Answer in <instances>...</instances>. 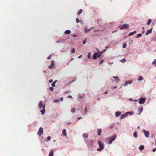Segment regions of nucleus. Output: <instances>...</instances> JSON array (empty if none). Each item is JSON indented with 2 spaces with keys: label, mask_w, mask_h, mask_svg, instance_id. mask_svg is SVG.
I'll use <instances>...</instances> for the list:
<instances>
[{
  "label": "nucleus",
  "mask_w": 156,
  "mask_h": 156,
  "mask_svg": "<svg viewBox=\"0 0 156 156\" xmlns=\"http://www.w3.org/2000/svg\"><path fill=\"white\" fill-rule=\"evenodd\" d=\"M116 138V135H114L108 137L107 138V143L108 144H111L112 142L114 141Z\"/></svg>",
  "instance_id": "obj_1"
},
{
  "label": "nucleus",
  "mask_w": 156,
  "mask_h": 156,
  "mask_svg": "<svg viewBox=\"0 0 156 156\" xmlns=\"http://www.w3.org/2000/svg\"><path fill=\"white\" fill-rule=\"evenodd\" d=\"M40 109H41L42 108L43 109L40 111V112L42 114H44L45 113V105H44L43 103L41 102L40 101Z\"/></svg>",
  "instance_id": "obj_2"
},
{
  "label": "nucleus",
  "mask_w": 156,
  "mask_h": 156,
  "mask_svg": "<svg viewBox=\"0 0 156 156\" xmlns=\"http://www.w3.org/2000/svg\"><path fill=\"white\" fill-rule=\"evenodd\" d=\"M98 144L99 146V147L97 149V150L98 151L100 152L102 151L104 148V144L102 143L100 140L98 141Z\"/></svg>",
  "instance_id": "obj_3"
},
{
  "label": "nucleus",
  "mask_w": 156,
  "mask_h": 156,
  "mask_svg": "<svg viewBox=\"0 0 156 156\" xmlns=\"http://www.w3.org/2000/svg\"><path fill=\"white\" fill-rule=\"evenodd\" d=\"M129 25L128 24H125L122 26H119V27H120V30L126 29L128 27Z\"/></svg>",
  "instance_id": "obj_4"
},
{
  "label": "nucleus",
  "mask_w": 156,
  "mask_h": 156,
  "mask_svg": "<svg viewBox=\"0 0 156 156\" xmlns=\"http://www.w3.org/2000/svg\"><path fill=\"white\" fill-rule=\"evenodd\" d=\"M146 99L145 98H140L139 100V103L140 104H144L146 101Z\"/></svg>",
  "instance_id": "obj_5"
},
{
  "label": "nucleus",
  "mask_w": 156,
  "mask_h": 156,
  "mask_svg": "<svg viewBox=\"0 0 156 156\" xmlns=\"http://www.w3.org/2000/svg\"><path fill=\"white\" fill-rule=\"evenodd\" d=\"M143 132H144L145 137L146 138H148L149 137V132L148 131L144 130H143Z\"/></svg>",
  "instance_id": "obj_6"
},
{
  "label": "nucleus",
  "mask_w": 156,
  "mask_h": 156,
  "mask_svg": "<svg viewBox=\"0 0 156 156\" xmlns=\"http://www.w3.org/2000/svg\"><path fill=\"white\" fill-rule=\"evenodd\" d=\"M132 83V81L131 80L127 81H126L125 83L123 84L124 86H127L128 84H131Z\"/></svg>",
  "instance_id": "obj_7"
},
{
  "label": "nucleus",
  "mask_w": 156,
  "mask_h": 156,
  "mask_svg": "<svg viewBox=\"0 0 156 156\" xmlns=\"http://www.w3.org/2000/svg\"><path fill=\"white\" fill-rule=\"evenodd\" d=\"M55 62V61L52 60L51 61V65L49 67V68L50 69H52L53 67H54V63Z\"/></svg>",
  "instance_id": "obj_8"
},
{
  "label": "nucleus",
  "mask_w": 156,
  "mask_h": 156,
  "mask_svg": "<svg viewBox=\"0 0 156 156\" xmlns=\"http://www.w3.org/2000/svg\"><path fill=\"white\" fill-rule=\"evenodd\" d=\"M98 53H94L93 55V59L94 60L96 59L97 58Z\"/></svg>",
  "instance_id": "obj_9"
},
{
  "label": "nucleus",
  "mask_w": 156,
  "mask_h": 156,
  "mask_svg": "<svg viewBox=\"0 0 156 156\" xmlns=\"http://www.w3.org/2000/svg\"><path fill=\"white\" fill-rule=\"evenodd\" d=\"M62 133L64 136H67V132L65 129H63L62 131Z\"/></svg>",
  "instance_id": "obj_10"
},
{
  "label": "nucleus",
  "mask_w": 156,
  "mask_h": 156,
  "mask_svg": "<svg viewBox=\"0 0 156 156\" xmlns=\"http://www.w3.org/2000/svg\"><path fill=\"white\" fill-rule=\"evenodd\" d=\"M152 31V28L149 30L146 33L145 35H148L149 34L151 33Z\"/></svg>",
  "instance_id": "obj_11"
},
{
  "label": "nucleus",
  "mask_w": 156,
  "mask_h": 156,
  "mask_svg": "<svg viewBox=\"0 0 156 156\" xmlns=\"http://www.w3.org/2000/svg\"><path fill=\"white\" fill-rule=\"evenodd\" d=\"M121 112H120L118 111L116 112L115 115L116 117H118L121 115Z\"/></svg>",
  "instance_id": "obj_12"
},
{
  "label": "nucleus",
  "mask_w": 156,
  "mask_h": 156,
  "mask_svg": "<svg viewBox=\"0 0 156 156\" xmlns=\"http://www.w3.org/2000/svg\"><path fill=\"white\" fill-rule=\"evenodd\" d=\"M127 116V115L126 113V112L124 114H122V115H121L120 118L121 119H122L124 118L125 117H126Z\"/></svg>",
  "instance_id": "obj_13"
},
{
  "label": "nucleus",
  "mask_w": 156,
  "mask_h": 156,
  "mask_svg": "<svg viewBox=\"0 0 156 156\" xmlns=\"http://www.w3.org/2000/svg\"><path fill=\"white\" fill-rule=\"evenodd\" d=\"M53 150H51L50 152L49 156H53Z\"/></svg>",
  "instance_id": "obj_14"
},
{
  "label": "nucleus",
  "mask_w": 156,
  "mask_h": 156,
  "mask_svg": "<svg viewBox=\"0 0 156 156\" xmlns=\"http://www.w3.org/2000/svg\"><path fill=\"white\" fill-rule=\"evenodd\" d=\"M143 111V108H138V112H139V115H140Z\"/></svg>",
  "instance_id": "obj_15"
},
{
  "label": "nucleus",
  "mask_w": 156,
  "mask_h": 156,
  "mask_svg": "<svg viewBox=\"0 0 156 156\" xmlns=\"http://www.w3.org/2000/svg\"><path fill=\"white\" fill-rule=\"evenodd\" d=\"M136 33V31H134L133 32H131L129 34L128 36H131Z\"/></svg>",
  "instance_id": "obj_16"
},
{
  "label": "nucleus",
  "mask_w": 156,
  "mask_h": 156,
  "mask_svg": "<svg viewBox=\"0 0 156 156\" xmlns=\"http://www.w3.org/2000/svg\"><path fill=\"white\" fill-rule=\"evenodd\" d=\"M102 131V129L101 128L99 129L98 131V136L101 135V133Z\"/></svg>",
  "instance_id": "obj_17"
},
{
  "label": "nucleus",
  "mask_w": 156,
  "mask_h": 156,
  "mask_svg": "<svg viewBox=\"0 0 156 156\" xmlns=\"http://www.w3.org/2000/svg\"><path fill=\"white\" fill-rule=\"evenodd\" d=\"M43 133V129L42 127L40 128V136Z\"/></svg>",
  "instance_id": "obj_18"
},
{
  "label": "nucleus",
  "mask_w": 156,
  "mask_h": 156,
  "mask_svg": "<svg viewBox=\"0 0 156 156\" xmlns=\"http://www.w3.org/2000/svg\"><path fill=\"white\" fill-rule=\"evenodd\" d=\"M126 113L128 115H132L133 114V112H126Z\"/></svg>",
  "instance_id": "obj_19"
},
{
  "label": "nucleus",
  "mask_w": 156,
  "mask_h": 156,
  "mask_svg": "<svg viewBox=\"0 0 156 156\" xmlns=\"http://www.w3.org/2000/svg\"><path fill=\"white\" fill-rule=\"evenodd\" d=\"M144 146L143 145H140L139 148L140 150H142L144 149Z\"/></svg>",
  "instance_id": "obj_20"
},
{
  "label": "nucleus",
  "mask_w": 156,
  "mask_h": 156,
  "mask_svg": "<svg viewBox=\"0 0 156 156\" xmlns=\"http://www.w3.org/2000/svg\"><path fill=\"white\" fill-rule=\"evenodd\" d=\"M65 33L67 34H69L71 33V31L69 30H67L65 31L64 32Z\"/></svg>",
  "instance_id": "obj_21"
},
{
  "label": "nucleus",
  "mask_w": 156,
  "mask_h": 156,
  "mask_svg": "<svg viewBox=\"0 0 156 156\" xmlns=\"http://www.w3.org/2000/svg\"><path fill=\"white\" fill-rule=\"evenodd\" d=\"M143 79V77L141 76H140L138 79V81H141Z\"/></svg>",
  "instance_id": "obj_22"
},
{
  "label": "nucleus",
  "mask_w": 156,
  "mask_h": 156,
  "mask_svg": "<svg viewBox=\"0 0 156 156\" xmlns=\"http://www.w3.org/2000/svg\"><path fill=\"white\" fill-rule=\"evenodd\" d=\"M94 27H91V28L89 29L88 30H86L85 29H84V31L85 32V33H87V32H90V30H91V29L93 28Z\"/></svg>",
  "instance_id": "obj_23"
},
{
  "label": "nucleus",
  "mask_w": 156,
  "mask_h": 156,
  "mask_svg": "<svg viewBox=\"0 0 156 156\" xmlns=\"http://www.w3.org/2000/svg\"><path fill=\"white\" fill-rule=\"evenodd\" d=\"M142 35L141 34L139 33V34H137V35L136 36V37L137 38H140V37H141L142 36Z\"/></svg>",
  "instance_id": "obj_24"
},
{
  "label": "nucleus",
  "mask_w": 156,
  "mask_h": 156,
  "mask_svg": "<svg viewBox=\"0 0 156 156\" xmlns=\"http://www.w3.org/2000/svg\"><path fill=\"white\" fill-rule=\"evenodd\" d=\"M83 137L84 138H87L88 137V135L86 133H84L83 134Z\"/></svg>",
  "instance_id": "obj_25"
},
{
  "label": "nucleus",
  "mask_w": 156,
  "mask_h": 156,
  "mask_svg": "<svg viewBox=\"0 0 156 156\" xmlns=\"http://www.w3.org/2000/svg\"><path fill=\"white\" fill-rule=\"evenodd\" d=\"M113 78H114V79L115 81H116L117 80H119V78L117 76H116V77L113 76Z\"/></svg>",
  "instance_id": "obj_26"
},
{
  "label": "nucleus",
  "mask_w": 156,
  "mask_h": 156,
  "mask_svg": "<svg viewBox=\"0 0 156 156\" xmlns=\"http://www.w3.org/2000/svg\"><path fill=\"white\" fill-rule=\"evenodd\" d=\"M129 100L130 101H134L135 102H137L138 100H136H136H133L132 99V98H131L129 99Z\"/></svg>",
  "instance_id": "obj_27"
},
{
  "label": "nucleus",
  "mask_w": 156,
  "mask_h": 156,
  "mask_svg": "<svg viewBox=\"0 0 156 156\" xmlns=\"http://www.w3.org/2000/svg\"><path fill=\"white\" fill-rule=\"evenodd\" d=\"M51 137L50 136H48L47 137L46 141L47 142H48V141H50L51 140Z\"/></svg>",
  "instance_id": "obj_28"
},
{
  "label": "nucleus",
  "mask_w": 156,
  "mask_h": 156,
  "mask_svg": "<svg viewBox=\"0 0 156 156\" xmlns=\"http://www.w3.org/2000/svg\"><path fill=\"white\" fill-rule=\"evenodd\" d=\"M137 132H135L133 133V136L135 138L137 137Z\"/></svg>",
  "instance_id": "obj_29"
},
{
  "label": "nucleus",
  "mask_w": 156,
  "mask_h": 156,
  "mask_svg": "<svg viewBox=\"0 0 156 156\" xmlns=\"http://www.w3.org/2000/svg\"><path fill=\"white\" fill-rule=\"evenodd\" d=\"M103 53V52H101L100 53L98 54V55H97V57L98 58L100 57L101 55H102V54Z\"/></svg>",
  "instance_id": "obj_30"
},
{
  "label": "nucleus",
  "mask_w": 156,
  "mask_h": 156,
  "mask_svg": "<svg viewBox=\"0 0 156 156\" xmlns=\"http://www.w3.org/2000/svg\"><path fill=\"white\" fill-rule=\"evenodd\" d=\"M87 107H86L85 109V111H84L85 115H86L87 114Z\"/></svg>",
  "instance_id": "obj_31"
},
{
  "label": "nucleus",
  "mask_w": 156,
  "mask_h": 156,
  "mask_svg": "<svg viewBox=\"0 0 156 156\" xmlns=\"http://www.w3.org/2000/svg\"><path fill=\"white\" fill-rule=\"evenodd\" d=\"M152 22V20L151 19H149L148 20V22L147 23V24L148 25H149L151 23V22Z\"/></svg>",
  "instance_id": "obj_32"
},
{
  "label": "nucleus",
  "mask_w": 156,
  "mask_h": 156,
  "mask_svg": "<svg viewBox=\"0 0 156 156\" xmlns=\"http://www.w3.org/2000/svg\"><path fill=\"white\" fill-rule=\"evenodd\" d=\"M59 101H60V100L59 99H56V100H53V102L55 103L58 102Z\"/></svg>",
  "instance_id": "obj_33"
},
{
  "label": "nucleus",
  "mask_w": 156,
  "mask_h": 156,
  "mask_svg": "<svg viewBox=\"0 0 156 156\" xmlns=\"http://www.w3.org/2000/svg\"><path fill=\"white\" fill-rule=\"evenodd\" d=\"M91 54L90 52L88 53L87 57L88 58H90L91 57Z\"/></svg>",
  "instance_id": "obj_34"
},
{
  "label": "nucleus",
  "mask_w": 156,
  "mask_h": 156,
  "mask_svg": "<svg viewBox=\"0 0 156 156\" xmlns=\"http://www.w3.org/2000/svg\"><path fill=\"white\" fill-rule=\"evenodd\" d=\"M82 12V9H80L78 12V15H80V14Z\"/></svg>",
  "instance_id": "obj_35"
},
{
  "label": "nucleus",
  "mask_w": 156,
  "mask_h": 156,
  "mask_svg": "<svg viewBox=\"0 0 156 156\" xmlns=\"http://www.w3.org/2000/svg\"><path fill=\"white\" fill-rule=\"evenodd\" d=\"M152 64L154 65L155 66H156V59H155L154 61L153 62Z\"/></svg>",
  "instance_id": "obj_36"
},
{
  "label": "nucleus",
  "mask_w": 156,
  "mask_h": 156,
  "mask_svg": "<svg viewBox=\"0 0 156 156\" xmlns=\"http://www.w3.org/2000/svg\"><path fill=\"white\" fill-rule=\"evenodd\" d=\"M76 111V109L75 108H73L71 109V112L72 113H73L75 112Z\"/></svg>",
  "instance_id": "obj_37"
},
{
  "label": "nucleus",
  "mask_w": 156,
  "mask_h": 156,
  "mask_svg": "<svg viewBox=\"0 0 156 156\" xmlns=\"http://www.w3.org/2000/svg\"><path fill=\"white\" fill-rule=\"evenodd\" d=\"M55 84H56V82L55 81H54L52 83V84H51V85L53 87H55Z\"/></svg>",
  "instance_id": "obj_38"
},
{
  "label": "nucleus",
  "mask_w": 156,
  "mask_h": 156,
  "mask_svg": "<svg viewBox=\"0 0 156 156\" xmlns=\"http://www.w3.org/2000/svg\"><path fill=\"white\" fill-rule=\"evenodd\" d=\"M71 52L72 53H75V50L74 48H73L71 49Z\"/></svg>",
  "instance_id": "obj_39"
},
{
  "label": "nucleus",
  "mask_w": 156,
  "mask_h": 156,
  "mask_svg": "<svg viewBox=\"0 0 156 156\" xmlns=\"http://www.w3.org/2000/svg\"><path fill=\"white\" fill-rule=\"evenodd\" d=\"M104 62V60H101L100 62H99V64H101L102 63H103V62Z\"/></svg>",
  "instance_id": "obj_40"
},
{
  "label": "nucleus",
  "mask_w": 156,
  "mask_h": 156,
  "mask_svg": "<svg viewBox=\"0 0 156 156\" xmlns=\"http://www.w3.org/2000/svg\"><path fill=\"white\" fill-rule=\"evenodd\" d=\"M93 143V141L92 140L90 141L89 142H87L88 144H92Z\"/></svg>",
  "instance_id": "obj_41"
},
{
  "label": "nucleus",
  "mask_w": 156,
  "mask_h": 156,
  "mask_svg": "<svg viewBox=\"0 0 156 156\" xmlns=\"http://www.w3.org/2000/svg\"><path fill=\"white\" fill-rule=\"evenodd\" d=\"M127 47V44H123V47L124 48H125Z\"/></svg>",
  "instance_id": "obj_42"
},
{
  "label": "nucleus",
  "mask_w": 156,
  "mask_h": 156,
  "mask_svg": "<svg viewBox=\"0 0 156 156\" xmlns=\"http://www.w3.org/2000/svg\"><path fill=\"white\" fill-rule=\"evenodd\" d=\"M53 88L52 87H49V89L51 91H53Z\"/></svg>",
  "instance_id": "obj_43"
},
{
  "label": "nucleus",
  "mask_w": 156,
  "mask_h": 156,
  "mask_svg": "<svg viewBox=\"0 0 156 156\" xmlns=\"http://www.w3.org/2000/svg\"><path fill=\"white\" fill-rule=\"evenodd\" d=\"M126 59L125 58H123L122 60H121V62H126Z\"/></svg>",
  "instance_id": "obj_44"
},
{
  "label": "nucleus",
  "mask_w": 156,
  "mask_h": 156,
  "mask_svg": "<svg viewBox=\"0 0 156 156\" xmlns=\"http://www.w3.org/2000/svg\"><path fill=\"white\" fill-rule=\"evenodd\" d=\"M80 24H82V25H83V24H84V23L83 22L82 20H81L80 21Z\"/></svg>",
  "instance_id": "obj_45"
},
{
  "label": "nucleus",
  "mask_w": 156,
  "mask_h": 156,
  "mask_svg": "<svg viewBox=\"0 0 156 156\" xmlns=\"http://www.w3.org/2000/svg\"><path fill=\"white\" fill-rule=\"evenodd\" d=\"M76 21L77 23H78L80 21L79 20V19L77 18L76 19Z\"/></svg>",
  "instance_id": "obj_46"
},
{
  "label": "nucleus",
  "mask_w": 156,
  "mask_h": 156,
  "mask_svg": "<svg viewBox=\"0 0 156 156\" xmlns=\"http://www.w3.org/2000/svg\"><path fill=\"white\" fill-rule=\"evenodd\" d=\"M53 82V80L51 79H50L49 80V82L50 83H52V82Z\"/></svg>",
  "instance_id": "obj_47"
},
{
  "label": "nucleus",
  "mask_w": 156,
  "mask_h": 156,
  "mask_svg": "<svg viewBox=\"0 0 156 156\" xmlns=\"http://www.w3.org/2000/svg\"><path fill=\"white\" fill-rule=\"evenodd\" d=\"M86 43V40H84L83 42V44H84Z\"/></svg>",
  "instance_id": "obj_48"
},
{
  "label": "nucleus",
  "mask_w": 156,
  "mask_h": 156,
  "mask_svg": "<svg viewBox=\"0 0 156 156\" xmlns=\"http://www.w3.org/2000/svg\"><path fill=\"white\" fill-rule=\"evenodd\" d=\"M77 119L78 120H80L82 119V118L80 117H79L77 118Z\"/></svg>",
  "instance_id": "obj_49"
},
{
  "label": "nucleus",
  "mask_w": 156,
  "mask_h": 156,
  "mask_svg": "<svg viewBox=\"0 0 156 156\" xmlns=\"http://www.w3.org/2000/svg\"><path fill=\"white\" fill-rule=\"evenodd\" d=\"M155 151H156V150H155V148H154V149H153L152 150V151H153V152H154V153L155 152Z\"/></svg>",
  "instance_id": "obj_50"
},
{
  "label": "nucleus",
  "mask_w": 156,
  "mask_h": 156,
  "mask_svg": "<svg viewBox=\"0 0 156 156\" xmlns=\"http://www.w3.org/2000/svg\"><path fill=\"white\" fill-rule=\"evenodd\" d=\"M73 37H77V36H76V34H74L73 35Z\"/></svg>",
  "instance_id": "obj_51"
},
{
  "label": "nucleus",
  "mask_w": 156,
  "mask_h": 156,
  "mask_svg": "<svg viewBox=\"0 0 156 156\" xmlns=\"http://www.w3.org/2000/svg\"><path fill=\"white\" fill-rule=\"evenodd\" d=\"M56 43H60L61 42L59 41H56Z\"/></svg>",
  "instance_id": "obj_52"
},
{
  "label": "nucleus",
  "mask_w": 156,
  "mask_h": 156,
  "mask_svg": "<svg viewBox=\"0 0 156 156\" xmlns=\"http://www.w3.org/2000/svg\"><path fill=\"white\" fill-rule=\"evenodd\" d=\"M112 88H114V89H116L117 88V87L116 86H114V87H112Z\"/></svg>",
  "instance_id": "obj_53"
},
{
  "label": "nucleus",
  "mask_w": 156,
  "mask_h": 156,
  "mask_svg": "<svg viewBox=\"0 0 156 156\" xmlns=\"http://www.w3.org/2000/svg\"><path fill=\"white\" fill-rule=\"evenodd\" d=\"M51 55H50V56H49V57H48V59H50L51 58Z\"/></svg>",
  "instance_id": "obj_54"
},
{
  "label": "nucleus",
  "mask_w": 156,
  "mask_h": 156,
  "mask_svg": "<svg viewBox=\"0 0 156 156\" xmlns=\"http://www.w3.org/2000/svg\"><path fill=\"white\" fill-rule=\"evenodd\" d=\"M68 98H72V96L71 95H69L68 96Z\"/></svg>",
  "instance_id": "obj_55"
},
{
  "label": "nucleus",
  "mask_w": 156,
  "mask_h": 156,
  "mask_svg": "<svg viewBox=\"0 0 156 156\" xmlns=\"http://www.w3.org/2000/svg\"><path fill=\"white\" fill-rule=\"evenodd\" d=\"M60 99H61V101H63V98H62V97Z\"/></svg>",
  "instance_id": "obj_56"
},
{
  "label": "nucleus",
  "mask_w": 156,
  "mask_h": 156,
  "mask_svg": "<svg viewBox=\"0 0 156 156\" xmlns=\"http://www.w3.org/2000/svg\"><path fill=\"white\" fill-rule=\"evenodd\" d=\"M109 46H107V47H105V48L106 49H107V48H109Z\"/></svg>",
  "instance_id": "obj_57"
},
{
  "label": "nucleus",
  "mask_w": 156,
  "mask_h": 156,
  "mask_svg": "<svg viewBox=\"0 0 156 156\" xmlns=\"http://www.w3.org/2000/svg\"><path fill=\"white\" fill-rule=\"evenodd\" d=\"M82 56V55H80V56L78 57V58H81Z\"/></svg>",
  "instance_id": "obj_58"
},
{
  "label": "nucleus",
  "mask_w": 156,
  "mask_h": 156,
  "mask_svg": "<svg viewBox=\"0 0 156 156\" xmlns=\"http://www.w3.org/2000/svg\"><path fill=\"white\" fill-rule=\"evenodd\" d=\"M108 94V92H105L104 93V94Z\"/></svg>",
  "instance_id": "obj_59"
},
{
  "label": "nucleus",
  "mask_w": 156,
  "mask_h": 156,
  "mask_svg": "<svg viewBox=\"0 0 156 156\" xmlns=\"http://www.w3.org/2000/svg\"><path fill=\"white\" fill-rule=\"evenodd\" d=\"M65 93H68V91H65Z\"/></svg>",
  "instance_id": "obj_60"
},
{
  "label": "nucleus",
  "mask_w": 156,
  "mask_h": 156,
  "mask_svg": "<svg viewBox=\"0 0 156 156\" xmlns=\"http://www.w3.org/2000/svg\"><path fill=\"white\" fill-rule=\"evenodd\" d=\"M97 50L99 52V50H98V48L97 49Z\"/></svg>",
  "instance_id": "obj_61"
},
{
  "label": "nucleus",
  "mask_w": 156,
  "mask_h": 156,
  "mask_svg": "<svg viewBox=\"0 0 156 156\" xmlns=\"http://www.w3.org/2000/svg\"><path fill=\"white\" fill-rule=\"evenodd\" d=\"M70 124V122H68L67 123V125H69Z\"/></svg>",
  "instance_id": "obj_62"
},
{
  "label": "nucleus",
  "mask_w": 156,
  "mask_h": 156,
  "mask_svg": "<svg viewBox=\"0 0 156 156\" xmlns=\"http://www.w3.org/2000/svg\"><path fill=\"white\" fill-rule=\"evenodd\" d=\"M105 51V49L104 50H103V51H102V52H103V53L104 51Z\"/></svg>",
  "instance_id": "obj_63"
},
{
  "label": "nucleus",
  "mask_w": 156,
  "mask_h": 156,
  "mask_svg": "<svg viewBox=\"0 0 156 156\" xmlns=\"http://www.w3.org/2000/svg\"><path fill=\"white\" fill-rule=\"evenodd\" d=\"M73 59H74V58H71V61H72V60H73Z\"/></svg>",
  "instance_id": "obj_64"
}]
</instances>
